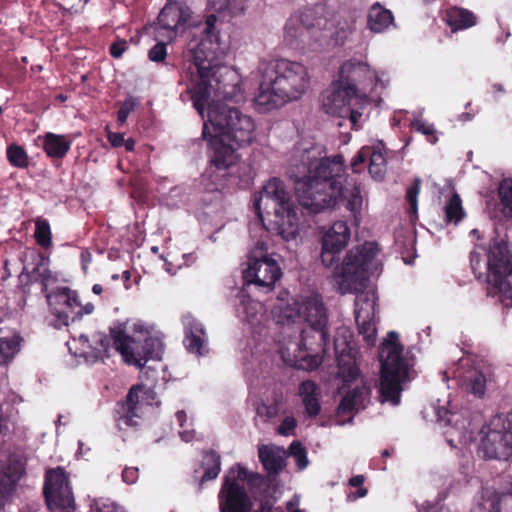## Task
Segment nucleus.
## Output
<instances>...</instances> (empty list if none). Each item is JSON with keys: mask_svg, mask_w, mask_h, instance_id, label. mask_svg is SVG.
Returning <instances> with one entry per match:
<instances>
[{"mask_svg": "<svg viewBox=\"0 0 512 512\" xmlns=\"http://www.w3.org/2000/svg\"><path fill=\"white\" fill-rule=\"evenodd\" d=\"M244 0H209L211 7L222 15L232 17L243 11Z\"/></svg>", "mask_w": 512, "mask_h": 512, "instance_id": "obj_40", "label": "nucleus"}, {"mask_svg": "<svg viewBox=\"0 0 512 512\" xmlns=\"http://www.w3.org/2000/svg\"><path fill=\"white\" fill-rule=\"evenodd\" d=\"M44 150L50 157L62 158L71 147V141L65 136L47 133L44 137Z\"/></svg>", "mask_w": 512, "mask_h": 512, "instance_id": "obj_38", "label": "nucleus"}, {"mask_svg": "<svg viewBox=\"0 0 512 512\" xmlns=\"http://www.w3.org/2000/svg\"><path fill=\"white\" fill-rule=\"evenodd\" d=\"M290 455L294 458L299 470H303L308 466V459L305 449L299 442H293L290 447Z\"/></svg>", "mask_w": 512, "mask_h": 512, "instance_id": "obj_48", "label": "nucleus"}, {"mask_svg": "<svg viewBox=\"0 0 512 512\" xmlns=\"http://www.w3.org/2000/svg\"><path fill=\"white\" fill-rule=\"evenodd\" d=\"M381 364L380 398L382 402L392 405L400 403L402 385L409 379L410 364L403 355V347L399 343L398 334L388 333L379 349Z\"/></svg>", "mask_w": 512, "mask_h": 512, "instance_id": "obj_10", "label": "nucleus"}, {"mask_svg": "<svg viewBox=\"0 0 512 512\" xmlns=\"http://www.w3.org/2000/svg\"><path fill=\"white\" fill-rule=\"evenodd\" d=\"M342 156L326 157L324 147L302 139L290 153L288 174L295 181L300 204L312 213L343 205L355 216L363 205L354 178L344 175Z\"/></svg>", "mask_w": 512, "mask_h": 512, "instance_id": "obj_1", "label": "nucleus"}, {"mask_svg": "<svg viewBox=\"0 0 512 512\" xmlns=\"http://www.w3.org/2000/svg\"><path fill=\"white\" fill-rule=\"evenodd\" d=\"M512 496L500 495L492 488H483L474 498L471 512H510Z\"/></svg>", "mask_w": 512, "mask_h": 512, "instance_id": "obj_29", "label": "nucleus"}, {"mask_svg": "<svg viewBox=\"0 0 512 512\" xmlns=\"http://www.w3.org/2000/svg\"><path fill=\"white\" fill-rule=\"evenodd\" d=\"M278 413V407L276 404L267 405L265 403L260 404L257 407V415L264 420L275 417Z\"/></svg>", "mask_w": 512, "mask_h": 512, "instance_id": "obj_52", "label": "nucleus"}, {"mask_svg": "<svg viewBox=\"0 0 512 512\" xmlns=\"http://www.w3.org/2000/svg\"><path fill=\"white\" fill-rule=\"evenodd\" d=\"M203 137L210 142L214 153L211 159L212 165L202 176V182L211 181L214 178L218 180L221 174L234 167V164L239 160L236 147L232 144L234 143L233 140L221 136L217 137L216 134L212 133L207 122L203 124Z\"/></svg>", "mask_w": 512, "mask_h": 512, "instance_id": "obj_16", "label": "nucleus"}, {"mask_svg": "<svg viewBox=\"0 0 512 512\" xmlns=\"http://www.w3.org/2000/svg\"><path fill=\"white\" fill-rule=\"evenodd\" d=\"M379 249L374 242H365L350 249L333 278L340 293H354L355 319L359 334L368 346H374L377 329L374 321L377 296L369 278L380 268Z\"/></svg>", "mask_w": 512, "mask_h": 512, "instance_id": "obj_4", "label": "nucleus"}, {"mask_svg": "<svg viewBox=\"0 0 512 512\" xmlns=\"http://www.w3.org/2000/svg\"><path fill=\"white\" fill-rule=\"evenodd\" d=\"M470 262L477 278L485 277L487 294L496 298L505 307H512L511 253L504 240H494L489 245H475Z\"/></svg>", "mask_w": 512, "mask_h": 512, "instance_id": "obj_7", "label": "nucleus"}, {"mask_svg": "<svg viewBox=\"0 0 512 512\" xmlns=\"http://www.w3.org/2000/svg\"><path fill=\"white\" fill-rule=\"evenodd\" d=\"M223 20L215 14L207 16L204 23L196 27L187 44V57L193 63L199 81L191 90L193 106L205 118V107L226 106L224 100H244L242 77L230 66L220 64L230 49V37L222 29Z\"/></svg>", "mask_w": 512, "mask_h": 512, "instance_id": "obj_2", "label": "nucleus"}, {"mask_svg": "<svg viewBox=\"0 0 512 512\" xmlns=\"http://www.w3.org/2000/svg\"><path fill=\"white\" fill-rule=\"evenodd\" d=\"M272 316L276 324L283 327L296 326L294 332L299 333L298 336L288 335L287 339L278 342V353L282 361L298 369L315 370L322 363V357L319 354L307 353L304 331L299 326L302 323L300 297L287 302L279 300L272 309Z\"/></svg>", "mask_w": 512, "mask_h": 512, "instance_id": "obj_9", "label": "nucleus"}, {"mask_svg": "<svg viewBox=\"0 0 512 512\" xmlns=\"http://www.w3.org/2000/svg\"><path fill=\"white\" fill-rule=\"evenodd\" d=\"M367 495V489L364 488V487H360L355 493L353 494H350L348 496V498L350 500H355L357 498H362V497H365Z\"/></svg>", "mask_w": 512, "mask_h": 512, "instance_id": "obj_60", "label": "nucleus"}, {"mask_svg": "<svg viewBox=\"0 0 512 512\" xmlns=\"http://www.w3.org/2000/svg\"><path fill=\"white\" fill-rule=\"evenodd\" d=\"M498 196L502 205V213L506 218H512V179H503L498 187Z\"/></svg>", "mask_w": 512, "mask_h": 512, "instance_id": "obj_41", "label": "nucleus"}, {"mask_svg": "<svg viewBox=\"0 0 512 512\" xmlns=\"http://www.w3.org/2000/svg\"><path fill=\"white\" fill-rule=\"evenodd\" d=\"M186 202V193L181 186L172 187L160 197V203L170 209L179 208Z\"/></svg>", "mask_w": 512, "mask_h": 512, "instance_id": "obj_42", "label": "nucleus"}, {"mask_svg": "<svg viewBox=\"0 0 512 512\" xmlns=\"http://www.w3.org/2000/svg\"><path fill=\"white\" fill-rule=\"evenodd\" d=\"M259 459L269 473L277 474L285 466L286 451L275 445H261L258 448Z\"/></svg>", "mask_w": 512, "mask_h": 512, "instance_id": "obj_32", "label": "nucleus"}, {"mask_svg": "<svg viewBox=\"0 0 512 512\" xmlns=\"http://www.w3.org/2000/svg\"><path fill=\"white\" fill-rule=\"evenodd\" d=\"M25 473L24 462L15 454H11L0 464V495L10 496L17 488Z\"/></svg>", "mask_w": 512, "mask_h": 512, "instance_id": "obj_27", "label": "nucleus"}, {"mask_svg": "<svg viewBox=\"0 0 512 512\" xmlns=\"http://www.w3.org/2000/svg\"><path fill=\"white\" fill-rule=\"evenodd\" d=\"M167 56V48L163 42L155 44L148 53V57L152 62H163Z\"/></svg>", "mask_w": 512, "mask_h": 512, "instance_id": "obj_51", "label": "nucleus"}, {"mask_svg": "<svg viewBox=\"0 0 512 512\" xmlns=\"http://www.w3.org/2000/svg\"><path fill=\"white\" fill-rule=\"evenodd\" d=\"M411 125L417 132L427 136V139L431 144H435L438 141L433 124L427 123L421 117H415L411 122Z\"/></svg>", "mask_w": 512, "mask_h": 512, "instance_id": "obj_47", "label": "nucleus"}, {"mask_svg": "<svg viewBox=\"0 0 512 512\" xmlns=\"http://www.w3.org/2000/svg\"><path fill=\"white\" fill-rule=\"evenodd\" d=\"M7 158L15 167L24 168L28 165L27 154L25 150L18 145H11L8 147Z\"/></svg>", "mask_w": 512, "mask_h": 512, "instance_id": "obj_46", "label": "nucleus"}, {"mask_svg": "<svg viewBox=\"0 0 512 512\" xmlns=\"http://www.w3.org/2000/svg\"><path fill=\"white\" fill-rule=\"evenodd\" d=\"M169 2L158 16V29L162 37L172 40L178 30L188 21L191 11L188 6L178 2Z\"/></svg>", "mask_w": 512, "mask_h": 512, "instance_id": "obj_25", "label": "nucleus"}, {"mask_svg": "<svg viewBox=\"0 0 512 512\" xmlns=\"http://www.w3.org/2000/svg\"><path fill=\"white\" fill-rule=\"evenodd\" d=\"M82 259H83V268L87 269V265L91 260V255L89 253H82Z\"/></svg>", "mask_w": 512, "mask_h": 512, "instance_id": "obj_63", "label": "nucleus"}, {"mask_svg": "<svg viewBox=\"0 0 512 512\" xmlns=\"http://www.w3.org/2000/svg\"><path fill=\"white\" fill-rule=\"evenodd\" d=\"M446 22L452 31H458L474 26L476 24V17L469 10L453 7L446 13Z\"/></svg>", "mask_w": 512, "mask_h": 512, "instance_id": "obj_35", "label": "nucleus"}, {"mask_svg": "<svg viewBox=\"0 0 512 512\" xmlns=\"http://www.w3.org/2000/svg\"><path fill=\"white\" fill-rule=\"evenodd\" d=\"M94 311V305L92 303H86L76 309V318L81 317L84 314H91Z\"/></svg>", "mask_w": 512, "mask_h": 512, "instance_id": "obj_59", "label": "nucleus"}, {"mask_svg": "<svg viewBox=\"0 0 512 512\" xmlns=\"http://www.w3.org/2000/svg\"><path fill=\"white\" fill-rule=\"evenodd\" d=\"M91 508L93 512H125L121 506L110 499L94 500Z\"/></svg>", "mask_w": 512, "mask_h": 512, "instance_id": "obj_49", "label": "nucleus"}, {"mask_svg": "<svg viewBox=\"0 0 512 512\" xmlns=\"http://www.w3.org/2000/svg\"><path fill=\"white\" fill-rule=\"evenodd\" d=\"M316 11L313 9H307L300 15L291 16L285 25V34L287 37L298 38L303 37L305 32L311 28L318 27L323 29L322 34L323 41L329 45L330 42L326 41V38H332L333 45H340L345 42L348 35L352 32L350 25L342 26L335 31H331L333 23L322 17H316Z\"/></svg>", "mask_w": 512, "mask_h": 512, "instance_id": "obj_15", "label": "nucleus"}, {"mask_svg": "<svg viewBox=\"0 0 512 512\" xmlns=\"http://www.w3.org/2000/svg\"><path fill=\"white\" fill-rule=\"evenodd\" d=\"M421 512H451L448 507H445L444 505H441L439 503L431 504L429 502H426L422 504Z\"/></svg>", "mask_w": 512, "mask_h": 512, "instance_id": "obj_57", "label": "nucleus"}, {"mask_svg": "<svg viewBox=\"0 0 512 512\" xmlns=\"http://www.w3.org/2000/svg\"><path fill=\"white\" fill-rule=\"evenodd\" d=\"M437 420L444 425H450L451 431H447V441L451 446L455 445V442L467 444L471 440V435L466 431V421L460 420V416L456 413H452L445 407H438L435 410Z\"/></svg>", "mask_w": 512, "mask_h": 512, "instance_id": "obj_31", "label": "nucleus"}, {"mask_svg": "<svg viewBox=\"0 0 512 512\" xmlns=\"http://www.w3.org/2000/svg\"><path fill=\"white\" fill-rule=\"evenodd\" d=\"M302 322H306L312 330L319 333L320 345L329 343L327 309L319 294L310 293L300 296Z\"/></svg>", "mask_w": 512, "mask_h": 512, "instance_id": "obj_21", "label": "nucleus"}, {"mask_svg": "<svg viewBox=\"0 0 512 512\" xmlns=\"http://www.w3.org/2000/svg\"><path fill=\"white\" fill-rule=\"evenodd\" d=\"M363 482L364 477L362 475L354 476L349 480V484L353 487H359L363 484Z\"/></svg>", "mask_w": 512, "mask_h": 512, "instance_id": "obj_61", "label": "nucleus"}, {"mask_svg": "<svg viewBox=\"0 0 512 512\" xmlns=\"http://www.w3.org/2000/svg\"><path fill=\"white\" fill-rule=\"evenodd\" d=\"M368 98L357 88L347 86L338 79L321 95V107L325 113L348 119L352 128H357L363 116Z\"/></svg>", "mask_w": 512, "mask_h": 512, "instance_id": "obj_12", "label": "nucleus"}, {"mask_svg": "<svg viewBox=\"0 0 512 512\" xmlns=\"http://www.w3.org/2000/svg\"><path fill=\"white\" fill-rule=\"evenodd\" d=\"M420 179H416L415 183L408 187L406 192V199L409 204L410 210L413 213H416L417 211V197L420 191Z\"/></svg>", "mask_w": 512, "mask_h": 512, "instance_id": "obj_50", "label": "nucleus"}, {"mask_svg": "<svg viewBox=\"0 0 512 512\" xmlns=\"http://www.w3.org/2000/svg\"><path fill=\"white\" fill-rule=\"evenodd\" d=\"M20 337L13 333H0V366L10 363L20 351Z\"/></svg>", "mask_w": 512, "mask_h": 512, "instance_id": "obj_36", "label": "nucleus"}, {"mask_svg": "<svg viewBox=\"0 0 512 512\" xmlns=\"http://www.w3.org/2000/svg\"><path fill=\"white\" fill-rule=\"evenodd\" d=\"M102 291H103V287H102L100 284H94V285H93V287H92V292H93L94 294L99 295V294H101V293H102Z\"/></svg>", "mask_w": 512, "mask_h": 512, "instance_id": "obj_64", "label": "nucleus"}, {"mask_svg": "<svg viewBox=\"0 0 512 512\" xmlns=\"http://www.w3.org/2000/svg\"><path fill=\"white\" fill-rule=\"evenodd\" d=\"M155 392L142 385L132 387L126 401L118 409L117 425L120 429L135 427L140 419L152 408Z\"/></svg>", "mask_w": 512, "mask_h": 512, "instance_id": "obj_17", "label": "nucleus"}, {"mask_svg": "<svg viewBox=\"0 0 512 512\" xmlns=\"http://www.w3.org/2000/svg\"><path fill=\"white\" fill-rule=\"evenodd\" d=\"M247 266L243 278L248 284L270 290L280 279L282 272L264 239H260L250 249L247 256Z\"/></svg>", "mask_w": 512, "mask_h": 512, "instance_id": "obj_14", "label": "nucleus"}, {"mask_svg": "<svg viewBox=\"0 0 512 512\" xmlns=\"http://www.w3.org/2000/svg\"><path fill=\"white\" fill-rule=\"evenodd\" d=\"M175 417L179 427L181 428V430L179 431L181 439L185 442L192 441L195 437V432L193 429H190V426H192V422L189 421L186 413L183 410L177 411Z\"/></svg>", "mask_w": 512, "mask_h": 512, "instance_id": "obj_45", "label": "nucleus"}, {"mask_svg": "<svg viewBox=\"0 0 512 512\" xmlns=\"http://www.w3.org/2000/svg\"><path fill=\"white\" fill-rule=\"evenodd\" d=\"M34 236L40 246L44 248L51 246V229L47 220L41 218L36 220Z\"/></svg>", "mask_w": 512, "mask_h": 512, "instance_id": "obj_44", "label": "nucleus"}, {"mask_svg": "<svg viewBox=\"0 0 512 512\" xmlns=\"http://www.w3.org/2000/svg\"><path fill=\"white\" fill-rule=\"evenodd\" d=\"M464 216L462 201L457 193H453L445 206L446 221L456 225Z\"/></svg>", "mask_w": 512, "mask_h": 512, "instance_id": "obj_43", "label": "nucleus"}, {"mask_svg": "<svg viewBox=\"0 0 512 512\" xmlns=\"http://www.w3.org/2000/svg\"><path fill=\"white\" fill-rule=\"evenodd\" d=\"M123 145L125 146V149L127 151H132L134 149V145H135V142L132 138H129V139H125V142L123 143Z\"/></svg>", "mask_w": 512, "mask_h": 512, "instance_id": "obj_62", "label": "nucleus"}, {"mask_svg": "<svg viewBox=\"0 0 512 512\" xmlns=\"http://www.w3.org/2000/svg\"><path fill=\"white\" fill-rule=\"evenodd\" d=\"M254 209L258 222L266 229L265 215H273L270 220L275 230L284 240L290 241L297 237L299 232V216L290 193L283 181L278 178L268 180L254 197Z\"/></svg>", "mask_w": 512, "mask_h": 512, "instance_id": "obj_8", "label": "nucleus"}, {"mask_svg": "<svg viewBox=\"0 0 512 512\" xmlns=\"http://www.w3.org/2000/svg\"><path fill=\"white\" fill-rule=\"evenodd\" d=\"M126 364L142 367L148 359H160L163 342L154 327L140 319H129L111 327L110 337L102 332L72 336L69 351L94 363L109 356L110 343Z\"/></svg>", "mask_w": 512, "mask_h": 512, "instance_id": "obj_3", "label": "nucleus"}, {"mask_svg": "<svg viewBox=\"0 0 512 512\" xmlns=\"http://www.w3.org/2000/svg\"><path fill=\"white\" fill-rule=\"evenodd\" d=\"M47 506L52 511L74 512L75 502L65 471L58 467L47 471L44 484Z\"/></svg>", "mask_w": 512, "mask_h": 512, "instance_id": "obj_18", "label": "nucleus"}, {"mask_svg": "<svg viewBox=\"0 0 512 512\" xmlns=\"http://www.w3.org/2000/svg\"><path fill=\"white\" fill-rule=\"evenodd\" d=\"M478 452L497 460L512 458V410L494 416L480 431Z\"/></svg>", "mask_w": 512, "mask_h": 512, "instance_id": "obj_13", "label": "nucleus"}, {"mask_svg": "<svg viewBox=\"0 0 512 512\" xmlns=\"http://www.w3.org/2000/svg\"><path fill=\"white\" fill-rule=\"evenodd\" d=\"M236 315L250 329L261 334L269 321L264 305L253 299L245 289L238 292L235 304Z\"/></svg>", "mask_w": 512, "mask_h": 512, "instance_id": "obj_24", "label": "nucleus"}, {"mask_svg": "<svg viewBox=\"0 0 512 512\" xmlns=\"http://www.w3.org/2000/svg\"><path fill=\"white\" fill-rule=\"evenodd\" d=\"M108 140L114 147H120L125 142L124 135L121 133L110 132L108 134Z\"/></svg>", "mask_w": 512, "mask_h": 512, "instance_id": "obj_58", "label": "nucleus"}, {"mask_svg": "<svg viewBox=\"0 0 512 512\" xmlns=\"http://www.w3.org/2000/svg\"><path fill=\"white\" fill-rule=\"evenodd\" d=\"M49 262V258L41 254L38 255L37 262L29 273L31 281H39L42 284L43 291H46L48 285L56 280L49 269Z\"/></svg>", "mask_w": 512, "mask_h": 512, "instance_id": "obj_39", "label": "nucleus"}, {"mask_svg": "<svg viewBox=\"0 0 512 512\" xmlns=\"http://www.w3.org/2000/svg\"><path fill=\"white\" fill-rule=\"evenodd\" d=\"M252 179V169L250 165L244 161L238 160L234 167H231L221 177L212 179L211 183L205 186V190L214 191L225 187L228 184L246 186Z\"/></svg>", "mask_w": 512, "mask_h": 512, "instance_id": "obj_30", "label": "nucleus"}, {"mask_svg": "<svg viewBox=\"0 0 512 512\" xmlns=\"http://www.w3.org/2000/svg\"><path fill=\"white\" fill-rule=\"evenodd\" d=\"M351 237L350 228L345 221H336L324 233L321 241V262L325 267L334 265L340 253L349 243Z\"/></svg>", "mask_w": 512, "mask_h": 512, "instance_id": "obj_23", "label": "nucleus"}, {"mask_svg": "<svg viewBox=\"0 0 512 512\" xmlns=\"http://www.w3.org/2000/svg\"><path fill=\"white\" fill-rule=\"evenodd\" d=\"M321 391L318 385L311 381H303L299 385V396L302 399L305 410L308 415L316 416L320 411V399Z\"/></svg>", "mask_w": 512, "mask_h": 512, "instance_id": "obj_34", "label": "nucleus"}, {"mask_svg": "<svg viewBox=\"0 0 512 512\" xmlns=\"http://www.w3.org/2000/svg\"><path fill=\"white\" fill-rule=\"evenodd\" d=\"M309 88L310 75L305 65L287 59L272 60L263 70L254 103L260 112H268L301 99Z\"/></svg>", "mask_w": 512, "mask_h": 512, "instance_id": "obj_5", "label": "nucleus"}, {"mask_svg": "<svg viewBox=\"0 0 512 512\" xmlns=\"http://www.w3.org/2000/svg\"><path fill=\"white\" fill-rule=\"evenodd\" d=\"M123 481L127 484H134L138 479V469L136 467H126L122 473Z\"/></svg>", "mask_w": 512, "mask_h": 512, "instance_id": "obj_55", "label": "nucleus"}, {"mask_svg": "<svg viewBox=\"0 0 512 512\" xmlns=\"http://www.w3.org/2000/svg\"><path fill=\"white\" fill-rule=\"evenodd\" d=\"M370 158L369 173L376 180H382L387 169L386 150L380 141L372 146L362 147L351 162L353 172L359 173L367 158Z\"/></svg>", "mask_w": 512, "mask_h": 512, "instance_id": "obj_26", "label": "nucleus"}, {"mask_svg": "<svg viewBox=\"0 0 512 512\" xmlns=\"http://www.w3.org/2000/svg\"><path fill=\"white\" fill-rule=\"evenodd\" d=\"M334 350L338 361V376L343 385L340 391L344 394L338 408L337 425L351 422L353 413L364 409L370 401V388L360 375L357 364V350L352 341L350 330L341 326L334 337Z\"/></svg>", "mask_w": 512, "mask_h": 512, "instance_id": "obj_6", "label": "nucleus"}, {"mask_svg": "<svg viewBox=\"0 0 512 512\" xmlns=\"http://www.w3.org/2000/svg\"><path fill=\"white\" fill-rule=\"evenodd\" d=\"M296 427V420L294 417H286L278 428V432L281 435L288 436Z\"/></svg>", "mask_w": 512, "mask_h": 512, "instance_id": "obj_54", "label": "nucleus"}, {"mask_svg": "<svg viewBox=\"0 0 512 512\" xmlns=\"http://www.w3.org/2000/svg\"><path fill=\"white\" fill-rule=\"evenodd\" d=\"M383 76L384 73L379 74L376 70L371 69L367 63L350 59L341 65L338 80L354 88H357L356 85L360 84L365 90L368 88L376 90L378 87H385Z\"/></svg>", "mask_w": 512, "mask_h": 512, "instance_id": "obj_20", "label": "nucleus"}, {"mask_svg": "<svg viewBox=\"0 0 512 512\" xmlns=\"http://www.w3.org/2000/svg\"><path fill=\"white\" fill-rule=\"evenodd\" d=\"M127 42L122 40L115 42L110 47V53L114 58H120L127 49Z\"/></svg>", "mask_w": 512, "mask_h": 512, "instance_id": "obj_56", "label": "nucleus"}, {"mask_svg": "<svg viewBox=\"0 0 512 512\" xmlns=\"http://www.w3.org/2000/svg\"><path fill=\"white\" fill-rule=\"evenodd\" d=\"M185 331L184 344L189 353L204 356L208 353V337L205 329L197 319L191 315L183 317Z\"/></svg>", "mask_w": 512, "mask_h": 512, "instance_id": "obj_28", "label": "nucleus"}, {"mask_svg": "<svg viewBox=\"0 0 512 512\" xmlns=\"http://www.w3.org/2000/svg\"><path fill=\"white\" fill-rule=\"evenodd\" d=\"M47 301L54 317L52 324L55 328L68 326L69 321L76 319V309L80 307L75 291L68 287L57 288L47 294Z\"/></svg>", "mask_w": 512, "mask_h": 512, "instance_id": "obj_22", "label": "nucleus"}, {"mask_svg": "<svg viewBox=\"0 0 512 512\" xmlns=\"http://www.w3.org/2000/svg\"><path fill=\"white\" fill-rule=\"evenodd\" d=\"M367 25L372 32L383 33L395 26L393 14L381 4L375 3L369 10Z\"/></svg>", "mask_w": 512, "mask_h": 512, "instance_id": "obj_33", "label": "nucleus"}, {"mask_svg": "<svg viewBox=\"0 0 512 512\" xmlns=\"http://www.w3.org/2000/svg\"><path fill=\"white\" fill-rule=\"evenodd\" d=\"M135 103L132 99L126 100L118 111L117 117L120 123H124L129 114L133 111Z\"/></svg>", "mask_w": 512, "mask_h": 512, "instance_id": "obj_53", "label": "nucleus"}, {"mask_svg": "<svg viewBox=\"0 0 512 512\" xmlns=\"http://www.w3.org/2000/svg\"><path fill=\"white\" fill-rule=\"evenodd\" d=\"M220 470V456L217 453L210 451L204 454L201 466L195 471V473H202L200 476V483L202 484L206 481L216 479Z\"/></svg>", "mask_w": 512, "mask_h": 512, "instance_id": "obj_37", "label": "nucleus"}, {"mask_svg": "<svg viewBox=\"0 0 512 512\" xmlns=\"http://www.w3.org/2000/svg\"><path fill=\"white\" fill-rule=\"evenodd\" d=\"M203 120L217 137L231 139L237 146L250 144L255 138L253 119L237 108L210 105Z\"/></svg>", "mask_w": 512, "mask_h": 512, "instance_id": "obj_11", "label": "nucleus"}, {"mask_svg": "<svg viewBox=\"0 0 512 512\" xmlns=\"http://www.w3.org/2000/svg\"><path fill=\"white\" fill-rule=\"evenodd\" d=\"M451 375L458 385L468 393L476 397L485 394L488 382V370L480 363H475L471 357L465 356L459 359L456 367L445 371V376Z\"/></svg>", "mask_w": 512, "mask_h": 512, "instance_id": "obj_19", "label": "nucleus"}]
</instances>
